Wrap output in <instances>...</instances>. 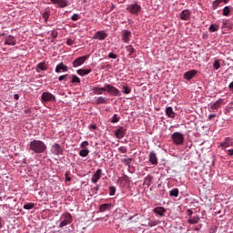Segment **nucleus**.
Here are the masks:
<instances>
[{"instance_id":"1","label":"nucleus","mask_w":233,"mask_h":233,"mask_svg":"<svg viewBox=\"0 0 233 233\" xmlns=\"http://www.w3.org/2000/svg\"><path fill=\"white\" fill-rule=\"evenodd\" d=\"M28 148L34 154H43L46 151V144L42 140L34 139L29 143Z\"/></svg>"},{"instance_id":"2","label":"nucleus","mask_w":233,"mask_h":233,"mask_svg":"<svg viewBox=\"0 0 233 233\" xmlns=\"http://www.w3.org/2000/svg\"><path fill=\"white\" fill-rule=\"evenodd\" d=\"M127 10L129 14H132V15H138L142 8L141 5L137 4V2H134L127 5Z\"/></svg>"},{"instance_id":"3","label":"nucleus","mask_w":233,"mask_h":233,"mask_svg":"<svg viewBox=\"0 0 233 233\" xmlns=\"http://www.w3.org/2000/svg\"><path fill=\"white\" fill-rule=\"evenodd\" d=\"M171 139L174 145H183L185 143V136L181 132H175L171 135Z\"/></svg>"},{"instance_id":"4","label":"nucleus","mask_w":233,"mask_h":233,"mask_svg":"<svg viewBox=\"0 0 233 233\" xmlns=\"http://www.w3.org/2000/svg\"><path fill=\"white\" fill-rule=\"evenodd\" d=\"M228 147H233V139L230 137H225L224 140L219 143L218 148L227 152Z\"/></svg>"},{"instance_id":"5","label":"nucleus","mask_w":233,"mask_h":233,"mask_svg":"<svg viewBox=\"0 0 233 233\" xmlns=\"http://www.w3.org/2000/svg\"><path fill=\"white\" fill-rule=\"evenodd\" d=\"M50 152L54 156H63V152H65V148L61 147V145H59L58 143H55L51 146Z\"/></svg>"},{"instance_id":"6","label":"nucleus","mask_w":233,"mask_h":233,"mask_svg":"<svg viewBox=\"0 0 233 233\" xmlns=\"http://www.w3.org/2000/svg\"><path fill=\"white\" fill-rule=\"evenodd\" d=\"M60 219H62V221L59 224V228H63V227H66L72 223V215H70V213H65L61 216Z\"/></svg>"},{"instance_id":"7","label":"nucleus","mask_w":233,"mask_h":233,"mask_svg":"<svg viewBox=\"0 0 233 233\" xmlns=\"http://www.w3.org/2000/svg\"><path fill=\"white\" fill-rule=\"evenodd\" d=\"M106 92H107V94H110V96H114L115 97L121 96V92H119V89L110 84H106Z\"/></svg>"},{"instance_id":"8","label":"nucleus","mask_w":233,"mask_h":233,"mask_svg":"<svg viewBox=\"0 0 233 233\" xmlns=\"http://www.w3.org/2000/svg\"><path fill=\"white\" fill-rule=\"evenodd\" d=\"M42 103H50L52 101H56V96H54L50 92H44L41 95Z\"/></svg>"},{"instance_id":"9","label":"nucleus","mask_w":233,"mask_h":233,"mask_svg":"<svg viewBox=\"0 0 233 233\" xmlns=\"http://www.w3.org/2000/svg\"><path fill=\"white\" fill-rule=\"evenodd\" d=\"M88 57H90V55L79 56L72 63L73 67L77 68L78 66L85 65V62L88 59Z\"/></svg>"},{"instance_id":"10","label":"nucleus","mask_w":233,"mask_h":233,"mask_svg":"<svg viewBox=\"0 0 233 233\" xmlns=\"http://www.w3.org/2000/svg\"><path fill=\"white\" fill-rule=\"evenodd\" d=\"M52 5H56V8H66L68 6V0H50Z\"/></svg>"},{"instance_id":"11","label":"nucleus","mask_w":233,"mask_h":233,"mask_svg":"<svg viewBox=\"0 0 233 233\" xmlns=\"http://www.w3.org/2000/svg\"><path fill=\"white\" fill-rule=\"evenodd\" d=\"M108 37V34L105 30L97 31L95 35L93 36V39H97L98 41H105Z\"/></svg>"},{"instance_id":"12","label":"nucleus","mask_w":233,"mask_h":233,"mask_svg":"<svg viewBox=\"0 0 233 233\" xmlns=\"http://www.w3.org/2000/svg\"><path fill=\"white\" fill-rule=\"evenodd\" d=\"M17 44V40H15V36L9 35L5 37V45H7L8 46H15Z\"/></svg>"},{"instance_id":"13","label":"nucleus","mask_w":233,"mask_h":233,"mask_svg":"<svg viewBox=\"0 0 233 233\" xmlns=\"http://www.w3.org/2000/svg\"><path fill=\"white\" fill-rule=\"evenodd\" d=\"M198 76V70L192 69L190 71H187L184 74L183 77L186 79V81H191V79H194Z\"/></svg>"},{"instance_id":"14","label":"nucleus","mask_w":233,"mask_h":233,"mask_svg":"<svg viewBox=\"0 0 233 233\" xmlns=\"http://www.w3.org/2000/svg\"><path fill=\"white\" fill-rule=\"evenodd\" d=\"M115 136L116 139H123L127 136V128L120 127L115 131Z\"/></svg>"},{"instance_id":"15","label":"nucleus","mask_w":233,"mask_h":233,"mask_svg":"<svg viewBox=\"0 0 233 233\" xmlns=\"http://www.w3.org/2000/svg\"><path fill=\"white\" fill-rule=\"evenodd\" d=\"M192 15V13L188 9H184L180 13V19L182 21H190V16Z\"/></svg>"},{"instance_id":"16","label":"nucleus","mask_w":233,"mask_h":233,"mask_svg":"<svg viewBox=\"0 0 233 233\" xmlns=\"http://www.w3.org/2000/svg\"><path fill=\"white\" fill-rule=\"evenodd\" d=\"M56 74H61V72H68V66H66L63 62L56 65L55 69Z\"/></svg>"},{"instance_id":"17","label":"nucleus","mask_w":233,"mask_h":233,"mask_svg":"<svg viewBox=\"0 0 233 233\" xmlns=\"http://www.w3.org/2000/svg\"><path fill=\"white\" fill-rule=\"evenodd\" d=\"M92 90L95 96H103V92H106V84H105L103 87L94 86Z\"/></svg>"},{"instance_id":"18","label":"nucleus","mask_w":233,"mask_h":233,"mask_svg":"<svg viewBox=\"0 0 233 233\" xmlns=\"http://www.w3.org/2000/svg\"><path fill=\"white\" fill-rule=\"evenodd\" d=\"M148 161L151 165H157V154H156V151H151L148 155Z\"/></svg>"},{"instance_id":"19","label":"nucleus","mask_w":233,"mask_h":233,"mask_svg":"<svg viewBox=\"0 0 233 233\" xmlns=\"http://www.w3.org/2000/svg\"><path fill=\"white\" fill-rule=\"evenodd\" d=\"M101 176H103V170L97 169L91 177L92 183H97L101 179Z\"/></svg>"},{"instance_id":"20","label":"nucleus","mask_w":233,"mask_h":233,"mask_svg":"<svg viewBox=\"0 0 233 233\" xmlns=\"http://www.w3.org/2000/svg\"><path fill=\"white\" fill-rule=\"evenodd\" d=\"M130 37H132V32L130 30H124L122 32V41L124 43H129Z\"/></svg>"},{"instance_id":"21","label":"nucleus","mask_w":233,"mask_h":233,"mask_svg":"<svg viewBox=\"0 0 233 233\" xmlns=\"http://www.w3.org/2000/svg\"><path fill=\"white\" fill-rule=\"evenodd\" d=\"M109 210H112V204L105 203L98 208V212H107Z\"/></svg>"},{"instance_id":"22","label":"nucleus","mask_w":233,"mask_h":233,"mask_svg":"<svg viewBox=\"0 0 233 233\" xmlns=\"http://www.w3.org/2000/svg\"><path fill=\"white\" fill-rule=\"evenodd\" d=\"M154 214H157L160 216V218H163L165 216V213L167 212V209L163 207H157L153 209Z\"/></svg>"},{"instance_id":"23","label":"nucleus","mask_w":233,"mask_h":233,"mask_svg":"<svg viewBox=\"0 0 233 233\" xmlns=\"http://www.w3.org/2000/svg\"><path fill=\"white\" fill-rule=\"evenodd\" d=\"M166 116H167V117H170V119L176 118V112H174V108H172V106H167L166 108Z\"/></svg>"},{"instance_id":"24","label":"nucleus","mask_w":233,"mask_h":233,"mask_svg":"<svg viewBox=\"0 0 233 233\" xmlns=\"http://www.w3.org/2000/svg\"><path fill=\"white\" fill-rule=\"evenodd\" d=\"M221 105H223V98H219L214 104H212L210 106V109L211 110H218L219 108V106H221Z\"/></svg>"},{"instance_id":"25","label":"nucleus","mask_w":233,"mask_h":233,"mask_svg":"<svg viewBox=\"0 0 233 233\" xmlns=\"http://www.w3.org/2000/svg\"><path fill=\"white\" fill-rule=\"evenodd\" d=\"M92 72V69H78L76 71V74L80 76L81 77H85V76H88Z\"/></svg>"},{"instance_id":"26","label":"nucleus","mask_w":233,"mask_h":233,"mask_svg":"<svg viewBox=\"0 0 233 233\" xmlns=\"http://www.w3.org/2000/svg\"><path fill=\"white\" fill-rule=\"evenodd\" d=\"M108 101V98L105 96H98L96 98V105H105Z\"/></svg>"},{"instance_id":"27","label":"nucleus","mask_w":233,"mask_h":233,"mask_svg":"<svg viewBox=\"0 0 233 233\" xmlns=\"http://www.w3.org/2000/svg\"><path fill=\"white\" fill-rule=\"evenodd\" d=\"M154 179V177H152V176L147 175L145 178H144V185H147V187H150V185H152V180Z\"/></svg>"},{"instance_id":"28","label":"nucleus","mask_w":233,"mask_h":233,"mask_svg":"<svg viewBox=\"0 0 233 233\" xmlns=\"http://www.w3.org/2000/svg\"><path fill=\"white\" fill-rule=\"evenodd\" d=\"M199 217H193L187 220V223H189V225H198V223H199Z\"/></svg>"},{"instance_id":"29","label":"nucleus","mask_w":233,"mask_h":233,"mask_svg":"<svg viewBox=\"0 0 233 233\" xmlns=\"http://www.w3.org/2000/svg\"><path fill=\"white\" fill-rule=\"evenodd\" d=\"M219 30V25L217 24H211L208 27V32L214 33Z\"/></svg>"},{"instance_id":"30","label":"nucleus","mask_w":233,"mask_h":233,"mask_svg":"<svg viewBox=\"0 0 233 233\" xmlns=\"http://www.w3.org/2000/svg\"><path fill=\"white\" fill-rule=\"evenodd\" d=\"M88 154H90V150H88V148H83L79 151L80 157H86Z\"/></svg>"},{"instance_id":"31","label":"nucleus","mask_w":233,"mask_h":233,"mask_svg":"<svg viewBox=\"0 0 233 233\" xmlns=\"http://www.w3.org/2000/svg\"><path fill=\"white\" fill-rule=\"evenodd\" d=\"M42 18L44 19L45 23H48V19L50 18V10H46L42 14Z\"/></svg>"},{"instance_id":"32","label":"nucleus","mask_w":233,"mask_h":233,"mask_svg":"<svg viewBox=\"0 0 233 233\" xmlns=\"http://www.w3.org/2000/svg\"><path fill=\"white\" fill-rule=\"evenodd\" d=\"M169 196L171 198H177V196H179V189L177 188H173L169 191Z\"/></svg>"},{"instance_id":"33","label":"nucleus","mask_w":233,"mask_h":233,"mask_svg":"<svg viewBox=\"0 0 233 233\" xmlns=\"http://www.w3.org/2000/svg\"><path fill=\"white\" fill-rule=\"evenodd\" d=\"M230 12H232V10L230 9V6L226 5L223 8L222 15L228 16V15H230Z\"/></svg>"},{"instance_id":"34","label":"nucleus","mask_w":233,"mask_h":233,"mask_svg":"<svg viewBox=\"0 0 233 233\" xmlns=\"http://www.w3.org/2000/svg\"><path fill=\"white\" fill-rule=\"evenodd\" d=\"M40 70L42 71L46 70V66H45V62H41L37 65L36 72H40Z\"/></svg>"},{"instance_id":"35","label":"nucleus","mask_w":233,"mask_h":233,"mask_svg":"<svg viewBox=\"0 0 233 233\" xmlns=\"http://www.w3.org/2000/svg\"><path fill=\"white\" fill-rule=\"evenodd\" d=\"M121 117L117 116V114H114L113 116L110 118V123H119Z\"/></svg>"},{"instance_id":"36","label":"nucleus","mask_w":233,"mask_h":233,"mask_svg":"<svg viewBox=\"0 0 233 233\" xmlns=\"http://www.w3.org/2000/svg\"><path fill=\"white\" fill-rule=\"evenodd\" d=\"M34 207H35V204L31 202V203L25 204L23 208L25 210H32V208H34Z\"/></svg>"},{"instance_id":"37","label":"nucleus","mask_w":233,"mask_h":233,"mask_svg":"<svg viewBox=\"0 0 233 233\" xmlns=\"http://www.w3.org/2000/svg\"><path fill=\"white\" fill-rule=\"evenodd\" d=\"M130 92H132V89H130V87H128V86H122V94L128 95V94H130Z\"/></svg>"},{"instance_id":"38","label":"nucleus","mask_w":233,"mask_h":233,"mask_svg":"<svg viewBox=\"0 0 233 233\" xmlns=\"http://www.w3.org/2000/svg\"><path fill=\"white\" fill-rule=\"evenodd\" d=\"M213 68L214 70H219V68H221V63L219 62V60H215L213 63Z\"/></svg>"},{"instance_id":"39","label":"nucleus","mask_w":233,"mask_h":233,"mask_svg":"<svg viewBox=\"0 0 233 233\" xmlns=\"http://www.w3.org/2000/svg\"><path fill=\"white\" fill-rule=\"evenodd\" d=\"M126 50H127V52H128L129 56H132L134 54V52L136 51V49H134V47L132 46H127Z\"/></svg>"},{"instance_id":"40","label":"nucleus","mask_w":233,"mask_h":233,"mask_svg":"<svg viewBox=\"0 0 233 233\" xmlns=\"http://www.w3.org/2000/svg\"><path fill=\"white\" fill-rule=\"evenodd\" d=\"M71 77H72L71 83H74V84H76V83H77V84L81 83V78H79L77 76L72 75Z\"/></svg>"},{"instance_id":"41","label":"nucleus","mask_w":233,"mask_h":233,"mask_svg":"<svg viewBox=\"0 0 233 233\" xmlns=\"http://www.w3.org/2000/svg\"><path fill=\"white\" fill-rule=\"evenodd\" d=\"M68 79H70V75H68V74L60 76L58 77V81H68Z\"/></svg>"},{"instance_id":"42","label":"nucleus","mask_w":233,"mask_h":233,"mask_svg":"<svg viewBox=\"0 0 233 233\" xmlns=\"http://www.w3.org/2000/svg\"><path fill=\"white\" fill-rule=\"evenodd\" d=\"M122 163H124L126 167H130V163H132V158H124L122 160Z\"/></svg>"},{"instance_id":"43","label":"nucleus","mask_w":233,"mask_h":233,"mask_svg":"<svg viewBox=\"0 0 233 233\" xmlns=\"http://www.w3.org/2000/svg\"><path fill=\"white\" fill-rule=\"evenodd\" d=\"M116 187L115 186H111L109 187V196H116Z\"/></svg>"},{"instance_id":"44","label":"nucleus","mask_w":233,"mask_h":233,"mask_svg":"<svg viewBox=\"0 0 233 233\" xmlns=\"http://www.w3.org/2000/svg\"><path fill=\"white\" fill-rule=\"evenodd\" d=\"M127 177H128L127 175H124L123 177H118L117 183H123L124 181H127Z\"/></svg>"},{"instance_id":"45","label":"nucleus","mask_w":233,"mask_h":233,"mask_svg":"<svg viewBox=\"0 0 233 233\" xmlns=\"http://www.w3.org/2000/svg\"><path fill=\"white\" fill-rule=\"evenodd\" d=\"M218 6H219V1L218 0L213 1V4H212L213 10H218Z\"/></svg>"},{"instance_id":"46","label":"nucleus","mask_w":233,"mask_h":233,"mask_svg":"<svg viewBox=\"0 0 233 233\" xmlns=\"http://www.w3.org/2000/svg\"><path fill=\"white\" fill-rule=\"evenodd\" d=\"M118 150H119V152H121L122 154H127V152H128V150L127 149V147H124V146L120 147L118 148Z\"/></svg>"},{"instance_id":"47","label":"nucleus","mask_w":233,"mask_h":233,"mask_svg":"<svg viewBox=\"0 0 233 233\" xmlns=\"http://www.w3.org/2000/svg\"><path fill=\"white\" fill-rule=\"evenodd\" d=\"M157 225V220L149 221L147 223V227H156Z\"/></svg>"},{"instance_id":"48","label":"nucleus","mask_w":233,"mask_h":233,"mask_svg":"<svg viewBox=\"0 0 233 233\" xmlns=\"http://www.w3.org/2000/svg\"><path fill=\"white\" fill-rule=\"evenodd\" d=\"M79 19V14H74L72 16H71V20L72 21H78Z\"/></svg>"},{"instance_id":"49","label":"nucleus","mask_w":233,"mask_h":233,"mask_svg":"<svg viewBox=\"0 0 233 233\" xmlns=\"http://www.w3.org/2000/svg\"><path fill=\"white\" fill-rule=\"evenodd\" d=\"M86 147H88V141H83L80 144V148H86Z\"/></svg>"},{"instance_id":"50","label":"nucleus","mask_w":233,"mask_h":233,"mask_svg":"<svg viewBox=\"0 0 233 233\" xmlns=\"http://www.w3.org/2000/svg\"><path fill=\"white\" fill-rule=\"evenodd\" d=\"M108 57H109V59H117V55H116L114 53H109Z\"/></svg>"},{"instance_id":"51","label":"nucleus","mask_w":233,"mask_h":233,"mask_svg":"<svg viewBox=\"0 0 233 233\" xmlns=\"http://www.w3.org/2000/svg\"><path fill=\"white\" fill-rule=\"evenodd\" d=\"M66 45L68 46H72V45H74V40L70 39V38H67L66 39Z\"/></svg>"},{"instance_id":"52","label":"nucleus","mask_w":233,"mask_h":233,"mask_svg":"<svg viewBox=\"0 0 233 233\" xmlns=\"http://www.w3.org/2000/svg\"><path fill=\"white\" fill-rule=\"evenodd\" d=\"M89 130H96L97 129V126L96 124L90 125L88 127Z\"/></svg>"},{"instance_id":"53","label":"nucleus","mask_w":233,"mask_h":233,"mask_svg":"<svg viewBox=\"0 0 233 233\" xmlns=\"http://www.w3.org/2000/svg\"><path fill=\"white\" fill-rule=\"evenodd\" d=\"M217 232H218V227L209 228V233H217Z\"/></svg>"},{"instance_id":"54","label":"nucleus","mask_w":233,"mask_h":233,"mask_svg":"<svg viewBox=\"0 0 233 233\" xmlns=\"http://www.w3.org/2000/svg\"><path fill=\"white\" fill-rule=\"evenodd\" d=\"M225 152L228 153V156H230V157L233 156V148H231V149H227V151H225Z\"/></svg>"},{"instance_id":"55","label":"nucleus","mask_w":233,"mask_h":233,"mask_svg":"<svg viewBox=\"0 0 233 233\" xmlns=\"http://www.w3.org/2000/svg\"><path fill=\"white\" fill-rule=\"evenodd\" d=\"M93 192H95V194H97V192H99V186H96L95 187H93Z\"/></svg>"},{"instance_id":"56","label":"nucleus","mask_w":233,"mask_h":233,"mask_svg":"<svg viewBox=\"0 0 233 233\" xmlns=\"http://www.w3.org/2000/svg\"><path fill=\"white\" fill-rule=\"evenodd\" d=\"M213 117H218V114H210L209 116H208V119L210 120V119H213Z\"/></svg>"},{"instance_id":"57","label":"nucleus","mask_w":233,"mask_h":233,"mask_svg":"<svg viewBox=\"0 0 233 233\" xmlns=\"http://www.w3.org/2000/svg\"><path fill=\"white\" fill-rule=\"evenodd\" d=\"M66 181H72V177H68V173H66Z\"/></svg>"},{"instance_id":"58","label":"nucleus","mask_w":233,"mask_h":233,"mask_svg":"<svg viewBox=\"0 0 233 233\" xmlns=\"http://www.w3.org/2000/svg\"><path fill=\"white\" fill-rule=\"evenodd\" d=\"M194 214V211L192 209H187V216H192Z\"/></svg>"},{"instance_id":"59","label":"nucleus","mask_w":233,"mask_h":233,"mask_svg":"<svg viewBox=\"0 0 233 233\" xmlns=\"http://www.w3.org/2000/svg\"><path fill=\"white\" fill-rule=\"evenodd\" d=\"M14 99H15L16 101H18V99H19V95H18V94H15V95H14Z\"/></svg>"},{"instance_id":"60","label":"nucleus","mask_w":233,"mask_h":233,"mask_svg":"<svg viewBox=\"0 0 233 233\" xmlns=\"http://www.w3.org/2000/svg\"><path fill=\"white\" fill-rule=\"evenodd\" d=\"M228 88H230L232 90V88H233V81L229 84Z\"/></svg>"},{"instance_id":"61","label":"nucleus","mask_w":233,"mask_h":233,"mask_svg":"<svg viewBox=\"0 0 233 233\" xmlns=\"http://www.w3.org/2000/svg\"><path fill=\"white\" fill-rule=\"evenodd\" d=\"M230 0H223V3H225V5H227V3H228Z\"/></svg>"},{"instance_id":"62","label":"nucleus","mask_w":233,"mask_h":233,"mask_svg":"<svg viewBox=\"0 0 233 233\" xmlns=\"http://www.w3.org/2000/svg\"><path fill=\"white\" fill-rule=\"evenodd\" d=\"M3 36H5V33L0 32V37H3Z\"/></svg>"},{"instance_id":"63","label":"nucleus","mask_w":233,"mask_h":233,"mask_svg":"<svg viewBox=\"0 0 233 233\" xmlns=\"http://www.w3.org/2000/svg\"><path fill=\"white\" fill-rule=\"evenodd\" d=\"M2 207H3V208H7L8 205H3Z\"/></svg>"},{"instance_id":"64","label":"nucleus","mask_w":233,"mask_h":233,"mask_svg":"<svg viewBox=\"0 0 233 233\" xmlns=\"http://www.w3.org/2000/svg\"><path fill=\"white\" fill-rule=\"evenodd\" d=\"M195 230H197V231L199 230V227H196Z\"/></svg>"}]
</instances>
